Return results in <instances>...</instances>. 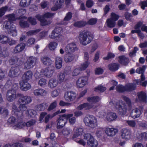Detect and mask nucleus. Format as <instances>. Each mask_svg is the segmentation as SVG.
Returning a JSON list of instances; mask_svg holds the SVG:
<instances>
[{
  "label": "nucleus",
  "instance_id": "f3484780",
  "mask_svg": "<svg viewBox=\"0 0 147 147\" xmlns=\"http://www.w3.org/2000/svg\"><path fill=\"white\" fill-rule=\"evenodd\" d=\"M9 63L10 65L15 64L17 66H19L22 63L21 60L17 58L16 57H13L9 60Z\"/></svg>",
  "mask_w": 147,
  "mask_h": 147
},
{
  "label": "nucleus",
  "instance_id": "a211bd4d",
  "mask_svg": "<svg viewBox=\"0 0 147 147\" xmlns=\"http://www.w3.org/2000/svg\"><path fill=\"white\" fill-rule=\"evenodd\" d=\"M87 79L84 77H81L78 80L77 82V86L80 87H83L87 84Z\"/></svg>",
  "mask_w": 147,
  "mask_h": 147
},
{
  "label": "nucleus",
  "instance_id": "9b49d317",
  "mask_svg": "<svg viewBox=\"0 0 147 147\" xmlns=\"http://www.w3.org/2000/svg\"><path fill=\"white\" fill-rule=\"evenodd\" d=\"M64 0H55L54 1V6L51 8L53 11H56L60 9L63 5Z\"/></svg>",
  "mask_w": 147,
  "mask_h": 147
},
{
  "label": "nucleus",
  "instance_id": "ddd939ff",
  "mask_svg": "<svg viewBox=\"0 0 147 147\" xmlns=\"http://www.w3.org/2000/svg\"><path fill=\"white\" fill-rule=\"evenodd\" d=\"M49 36L51 38L55 39L57 42L61 41L63 38V36L61 34H57L54 30L52 31L51 34Z\"/></svg>",
  "mask_w": 147,
  "mask_h": 147
},
{
  "label": "nucleus",
  "instance_id": "412c9836",
  "mask_svg": "<svg viewBox=\"0 0 147 147\" xmlns=\"http://www.w3.org/2000/svg\"><path fill=\"white\" fill-rule=\"evenodd\" d=\"M141 114V111L138 109H133L131 113V117L135 119L139 117Z\"/></svg>",
  "mask_w": 147,
  "mask_h": 147
},
{
  "label": "nucleus",
  "instance_id": "338daca9",
  "mask_svg": "<svg viewBox=\"0 0 147 147\" xmlns=\"http://www.w3.org/2000/svg\"><path fill=\"white\" fill-rule=\"evenodd\" d=\"M106 89V88L105 87L100 85L98 86L97 87L95 88L94 91L96 92L100 91L101 92H104Z\"/></svg>",
  "mask_w": 147,
  "mask_h": 147
},
{
  "label": "nucleus",
  "instance_id": "c85d7f7f",
  "mask_svg": "<svg viewBox=\"0 0 147 147\" xmlns=\"http://www.w3.org/2000/svg\"><path fill=\"white\" fill-rule=\"evenodd\" d=\"M58 82L55 78L51 79L49 82L48 85L51 88L56 87L58 85Z\"/></svg>",
  "mask_w": 147,
  "mask_h": 147
},
{
  "label": "nucleus",
  "instance_id": "b1692460",
  "mask_svg": "<svg viewBox=\"0 0 147 147\" xmlns=\"http://www.w3.org/2000/svg\"><path fill=\"white\" fill-rule=\"evenodd\" d=\"M76 49V47H74L72 45H68L66 46L65 50L66 53L69 54L75 52Z\"/></svg>",
  "mask_w": 147,
  "mask_h": 147
},
{
  "label": "nucleus",
  "instance_id": "bb28decb",
  "mask_svg": "<svg viewBox=\"0 0 147 147\" xmlns=\"http://www.w3.org/2000/svg\"><path fill=\"white\" fill-rule=\"evenodd\" d=\"M118 61L119 63L124 65H126L129 62L128 59L125 57L124 56H119Z\"/></svg>",
  "mask_w": 147,
  "mask_h": 147
},
{
  "label": "nucleus",
  "instance_id": "4468645a",
  "mask_svg": "<svg viewBox=\"0 0 147 147\" xmlns=\"http://www.w3.org/2000/svg\"><path fill=\"white\" fill-rule=\"evenodd\" d=\"M66 72L65 71L63 73H60L57 76V81L59 83H61L67 80L68 77Z\"/></svg>",
  "mask_w": 147,
  "mask_h": 147
},
{
  "label": "nucleus",
  "instance_id": "1a4fd4ad",
  "mask_svg": "<svg viewBox=\"0 0 147 147\" xmlns=\"http://www.w3.org/2000/svg\"><path fill=\"white\" fill-rule=\"evenodd\" d=\"M55 71V67L53 65L50 66L45 69H42L44 75L48 77H51Z\"/></svg>",
  "mask_w": 147,
  "mask_h": 147
},
{
  "label": "nucleus",
  "instance_id": "c9c22d12",
  "mask_svg": "<svg viewBox=\"0 0 147 147\" xmlns=\"http://www.w3.org/2000/svg\"><path fill=\"white\" fill-rule=\"evenodd\" d=\"M122 98L126 102L128 105V109L129 110H131L132 108L131 105V102L130 99L128 97L123 96H122Z\"/></svg>",
  "mask_w": 147,
  "mask_h": 147
},
{
  "label": "nucleus",
  "instance_id": "c756f323",
  "mask_svg": "<svg viewBox=\"0 0 147 147\" xmlns=\"http://www.w3.org/2000/svg\"><path fill=\"white\" fill-rule=\"evenodd\" d=\"M136 85L134 83H129L126 85L125 86V91H131L136 88Z\"/></svg>",
  "mask_w": 147,
  "mask_h": 147
},
{
  "label": "nucleus",
  "instance_id": "0e129e2a",
  "mask_svg": "<svg viewBox=\"0 0 147 147\" xmlns=\"http://www.w3.org/2000/svg\"><path fill=\"white\" fill-rule=\"evenodd\" d=\"M34 65L27 61L24 64V68L25 69H29L32 67Z\"/></svg>",
  "mask_w": 147,
  "mask_h": 147
},
{
  "label": "nucleus",
  "instance_id": "ea45409f",
  "mask_svg": "<svg viewBox=\"0 0 147 147\" xmlns=\"http://www.w3.org/2000/svg\"><path fill=\"white\" fill-rule=\"evenodd\" d=\"M31 1V0H21L20 5L21 7H25L30 5Z\"/></svg>",
  "mask_w": 147,
  "mask_h": 147
},
{
  "label": "nucleus",
  "instance_id": "0eeeda50",
  "mask_svg": "<svg viewBox=\"0 0 147 147\" xmlns=\"http://www.w3.org/2000/svg\"><path fill=\"white\" fill-rule=\"evenodd\" d=\"M84 139L87 140V144L90 146L96 147L98 145L97 141L94 140L92 136L90 133H87L84 135Z\"/></svg>",
  "mask_w": 147,
  "mask_h": 147
},
{
  "label": "nucleus",
  "instance_id": "2eb2a0df",
  "mask_svg": "<svg viewBox=\"0 0 147 147\" xmlns=\"http://www.w3.org/2000/svg\"><path fill=\"white\" fill-rule=\"evenodd\" d=\"M19 69L17 66L12 67L9 72V75L11 77H16L19 75Z\"/></svg>",
  "mask_w": 147,
  "mask_h": 147
},
{
  "label": "nucleus",
  "instance_id": "393cba45",
  "mask_svg": "<svg viewBox=\"0 0 147 147\" xmlns=\"http://www.w3.org/2000/svg\"><path fill=\"white\" fill-rule=\"evenodd\" d=\"M137 96L140 101L144 102H146L147 96L145 92L142 91L138 92Z\"/></svg>",
  "mask_w": 147,
  "mask_h": 147
},
{
  "label": "nucleus",
  "instance_id": "5701e85b",
  "mask_svg": "<svg viewBox=\"0 0 147 147\" xmlns=\"http://www.w3.org/2000/svg\"><path fill=\"white\" fill-rule=\"evenodd\" d=\"M117 117V116L115 113L109 112L107 114L106 118L108 121H111L115 120Z\"/></svg>",
  "mask_w": 147,
  "mask_h": 147
},
{
  "label": "nucleus",
  "instance_id": "052dcab7",
  "mask_svg": "<svg viewBox=\"0 0 147 147\" xmlns=\"http://www.w3.org/2000/svg\"><path fill=\"white\" fill-rule=\"evenodd\" d=\"M56 106L57 102L55 101L50 104L47 109V110L48 111H51L53 109H55L56 107Z\"/></svg>",
  "mask_w": 147,
  "mask_h": 147
},
{
  "label": "nucleus",
  "instance_id": "79ce46f5",
  "mask_svg": "<svg viewBox=\"0 0 147 147\" xmlns=\"http://www.w3.org/2000/svg\"><path fill=\"white\" fill-rule=\"evenodd\" d=\"M107 26L108 27L110 28L114 27L116 25L115 21L111 19H108L107 21Z\"/></svg>",
  "mask_w": 147,
  "mask_h": 147
},
{
  "label": "nucleus",
  "instance_id": "4be33fe9",
  "mask_svg": "<svg viewBox=\"0 0 147 147\" xmlns=\"http://www.w3.org/2000/svg\"><path fill=\"white\" fill-rule=\"evenodd\" d=\"M28 81L22 80V82L20 83L21 88L24 91H26L31 88L30 85L28 82Z\"/></svg>",
  "mask_w": 147,
  "mask_h": 147
},
{
  "label": "nucleus",
  "instance_id": "cd10ccee",
  "mask_svg": "<svg viewBox=\"0 0 147 147\" xmlns=\"http://www.w3.org/2000/svg\"><path fill=\"white\" fill-rule=\"evenodd\" d=\"M42 63L45 65L51 66L52 61L50 58L47 56H45L41 59Z\"/></svg>",
  "mask_w": 147,
  "mask_h": 147
},
{
  "label": "nucleus",
  "instance_id": "39448f33",
  "mask_svg": "<svg viewBox=\"0 0 147 147\" xmlns=\"http://www.w3.org/2000/svg\"><path fill=\"white\" fill-rule=\"evenodd\" d=\"M73 115L72 114H64L60 117L57 120V127L58 129L62 128L65 125L67 120L72 117Z\"/></svg>",
  "mask_w": 147,
  "mask_h": 147
},
{
  "label": "nucleus",
  "instance_id": "9d476101",
  "mask_svg": "<svg viewBox=\"0 0 147 147\" xmlns=\"http://www.w3.org/2000/svg\"><path fill=\"white\" fill-rule=\"evenodd\" d=\"M121 134L122 138L129 140L130 138L131 135V130L127 129H123L121 131Z\"/></svg>",
  "mask_w": 147,
  "mask_h": 147
},
{
  "label": "nucleus",
  "instance_id": "8fccbe9b",
  "mask_svg": "<svg viewBox=\"0 0 147 147\" xmlns=\"http://www.w3.org/2000/svg\"><path fill=\"white\" fill-rule=\"evenodd\" d=\"M85 25V22L82 21H78L74 23V26L78 28L82 27L84 26Z\"/></svg>",
  "mask_w": 147,
  "mask_h": 147
},
{
  "label": "nucleus",
  "instance_id": "6e6d98bb",
  "mask_svg": "<svg viewBox=\"0 0 147 147\" xmlns=\"http://www.w3.org/2000/svg\"><path fill=\"white\" fill-rule=\"evenodd\" d=\"M40 24L42 26H45L50 24V23L49 21H47L44 17L40 21Z\"/></svg>",
  "mask_w": 147,
  "mask_h": 147
},
{
  "label": "nucleus",
  "instance_id": "09e8293b",
  "mask_svg": "<svg viewBox=\"0 0 147 147\" xmlns=\"http://www.w3.org/2000/svg\"><path fill=\"white\" fill-rule=\"evenodd\" d=\"M116 90L119 92H123L125 91V86L124 87L121 85H117L116 88Z\"/></svg>",
  "mask_w": 147,
  "mask_h": 147
},
{
  "label": "nucleus",
  "instance_id": "bf43d9fd",
  "mask_svg": "<svg viewBox=\"0 0 147 147\" xmlns=\"http://www.w3.org/2000/svg\"><path fill=\"white\" fill-rule=\"evenodd\" d=\"M44 75L43 71L42 69L40 71H36L34 75V76L36 78H38L42 77Z\"/></svg>",
  "mask_w": 147,
  "mask_h": 147
},
{
  "label": "nucleus",
  "instance_id": "69168bd1",
  "mask_svg": "<svg viewBox=\"0 0 147 147\" xmlns=\"http://www.w3.org/2000/svg\"><path fill=\"white\" fill-rule=\"evenodd\" d=\"M73 56H65L64 59L66 62H69L72 61L74 59Z\"/></svg>",
  "mask_w": 147,
  "mask_h": 147
},
{
  "label": "nucleus",
  "instance_id": "f257e3e1",
  "mask_svg": "<svg viewBox=\"0 0 147 147\" xmlns=\"http://www.w3.org/2000/svg\"><path fill=\"white\" fill-rule=\"evenodd\" d=\"M6 17L8 20L5 23V28L8 34L13 36H16L17 35V31L16 26L13 24V22L16 20L15 15L13 13L7 15Z\"/></svg>",
  "mask_w": 147,
  "mask_h": 147
},
{
  "label": "nucleus",
  "instance_id": "c03bdc74",
  "mask_svg": "<svg viewBox=\"0 0 147 147\" xmlns=\"http://www.w3.org/2000/svg\"><path fill=\"white\" fill-rule=\"evenodd\" d=\"M137 33L138 34V36L142 39H143L144 38V35L141 32V31L140 29H138L137 30H133L131 31V33L134 34Z\"/></svg>",
  "mask_w": 147,
  "mask_h": 147
},
{
  "label": "nucleus",
  "instance_id": "423d86ee",
  "mask_svg": "<svg viewBox=\"0 0 147 147\" xmlns=\"http://www.w3.org/2000/svg\"><path fill=\"white\" fill-rule=\"evenodd\" d=\"M115 107L118 113L121 115H125L127 112V106L125 103L117 102L115 104Z\"/></svg>",
  "mask_w": 147,
  "mask_h": 147
},
{
  "label": "nucleus",
  "instance_id": "13d9d810",
  "mask_svg": "<svg viewBox=\"0 0 147 147\" xmlns=\"http://www.w3.org/2000/svg\"><path fill=\"white\" fill-rule=\"evenodd\" d=\"M20 105L19 106V108L20 111L22 112H24L26 110L27 111V107L26 106V104H22L21 103L20 104Z\"/></svg>",
  "mask_w": 147,
  "mask_h": 147
},
{
  "label": "nucleus",
  "instance_id": "f704fd0d",
  "mask_svg": "<svg viewBox=\"0 0 147 147\" xmlns=\"http://www.w3.org/2000/svg\"><path fill=\"white\" fill-rule=\"evenodd\" d=\"M83 133V130L81 128H79L76 129V132L73 135L72 138H75L80 135H81Z\"/></svg>",
  "mask_w": 147,
  "mask_h": 147
},
{
  "label": "nucleus",
  "instance_id": "473e14b6",
  "mask_svg": "<svg viewBox=\"0 0 147 147\" xmlns=\"http://www.w3.org/2000/svg\"><path fill=\"white\" fill-rule=\"evenodd\" d=\"M87 100L89 102L95 103L100 101V98L98 96L90 97L87 98Z\"/></svg>",
  "mask_w": 147,
  "mask_h": 147
},
{
  "label": "nucleus",
  "instance_id": "a19ab883",
  "mask_svg": "<svg viewBox=\"0 0 147 147\" xmlns=\"http://www.w3.org/2000/svg\"><path fill=\"white\" fill-rule=\"evenodd\" d=\"M26 123L25 122H19L17 124L14 125L13 127L14 129H20L24 127Z\"/></svg>",
  "mask_w": 147,
  "mask_h": 147
},
{
  "label": "nucleus",
  "instance_id": "e433bc0d",
  "mask_svg": "<svg viewBox=\"0 0 147 147\" xmlns=\"http://www.w3.org/2000/svg\"><path fill=\"white\" fill-rule=\"evenodd\" d=\"M62 134L65 136H67L72 132V130L71 128L67 127L64 128L62 131Z\"/></svg>",
  "mask_w": 147,
  "mask_h": 147
},
{
  "label": "nucleus",
  "instance_id": "dca6fc26",
  "mask_svg": "<svg viewBox=\"0 0 147 147\" xmlns=\"http://www.w3.org/2000/svg\"><path fill=\"white\" fill-rule=\"evenodd\" d=\"M105 131L108 136L111 137L114 136L116 133L118 132V130L117 129L113 128H107L105 129Z\"/></svg>",
  "mask_w": 147,
  "mask_h": 147
},
{
  "label": "nucleus",
  "instance_id": "37998d69",
  "mask_svg": "<svg viewBox=\"0 0 147 147\" xmlns=\"http://www.w3.org/2000/svg\"><path fill=\"white\" fill-rule=\"evenodd\" d=\"M19 24L21 27L23 28H28L30 26V24L28 22L26 21H20L19 22Z\"/></svg>",
  "mask_w": 147,
  "mask_h": 147
},
{
  "label": "nucleus",
  "instance_id": "7ed1b4c3",
  "mask_svg": "<svg viewBox=\"0 0 147 147\" xmlns=\"http://www.w3.org/2000/svg\"><path fill=\"white\" fill-rule=\"evenodd\" d=\"M84 121L86 125L90 128H93L97 126V119L93 115H87L84 118Z\"/></svg>",
  "mask_w": 147,
  "mask_h": 147
},
{
  "label": "nucleus",
  "instance_id": "a878e982",
  "mask_svg": "<svg viewBox=\"0 0 147 147\" xmlns=\"http://www.w3.org/2000/svg\"><path fill=\"white\" fill-rule=\"evenodd\" d=\"M34 94L36 96H43L47 94V92L42 89H38L34 91Z\"/></svg>",
  "mask_w": 147,
  "mask_h": 147
},
{
  "label": "nucleus",
  "instance_id": "4c0bfd02",
  "mask_svg": "<svg viewBox=\"0 0 147 147\" xmlns=\"http://www.w3.org/2000/svg\"><path fill=\"white\" fill-rule=\"evenodd\" d=\"M9 40V38L3 34L0 35V42L2 44H7Z\"/></svg>",
  "mask_w": 147,
  "mask_h": 147
},
{
  "label": "nucleus",
  "instance_id": "58836bf2",
  "mask_svg": "<svg viewBox=\"0 0 147 147\" xmlns=\"http://www.w3.org/2000/svg\"><path fill=\"white\" fill-rule=\"evenodd\" d=\"M36 112L32 109H28L26 112V115L31 117H33L36 115Z\"/></svg>",
  "mask_w": 147,
  "mask_h": 147
},
{
  "label": "nucleus",
  "instance_id": "7c9ffc66",
  "mask_svg": "<svg viewBox=\"0 0 147 147\" xmlns=\"http://www.w3.org/2000/svg\"><path fill=\"white\" fill-rule=\"evenodd\" d=\"M47 103L43 102L36 105V109L38 111H43L47 108Z\"/></svg>",
  "mask_w": 147,
  "mask_h": 147
},
{
  "label": "nucleus",
  "instance_id": "5fc2aeb1",
  "mask_svg": "<svg viewBox=\"0 0 147 147\" xmlns=\"http://www.w3.org/2000/svg\"><path fill=\"white\" fill-rule=\"evenodd\" d=\"M72 17V13L71 12L67 13L63 19L64 21H68L70 20Z\"/></svg>",
  "mask_w": 147,
  "mask_h": 147
},
{
  "label": "nucleus",
  "instance_id": "f03ea898",
  "mask_svg": "<svg viewBox=\"0 0 147 147\" xmlns=\"http://www.w3.org/2000/svg\"><path fill=\"white\" fill-rule=\"evenodd\" d=\"M93 36L87 31H83L80 32L78 38L80 42L82 45L85 46L90 43L93 39Z\"/></svg>",
  "mask_w": 147,
  "mask_h": 147
},
{
  "label": "nucleus",
  "instance_id": "aec40b11",
  "mask_svg": "<svg viewBox=\"0 0 147 147\" xmlns=\"http://www.w3.org/2000/svg\"><path fill=\"white\" fill-rule=\"evenodd\" d=\"M32 73L30 71H26L23 75L22 79L24 81H28L32 78Z\"/></svg>",
  "mask_w": 147,
  "mask_h": 147
},
{
  "label": "nucleus",
  "instance_id": "a18cd8bd",
  "mask_svg": "<svg viewBox=\"0 0 147 147\" xmlns=\"http://www.w3.org/2000/svg\"><path fill=\"white\" fill-rule=\"evenodd\" d=\"M137 137L140 141H142L143 139H147V131L141 133Z\"/></svg>",
  "mask_w": 147,
  "mask_h": 147
},
{
  "label": "nucleus",
  "instance_id": "3c124183",
  "mask_svg": "<svg viewBox=\"0 0 147 147\" xmlns=\"http://www.w3.org/2000/svg\"><path fill=\"white\" fill-rule=\"evenodd\" d=\"M40 30V29H38L34 30H30L27 32L26 34L28 36H32L34 35H35L36 33L39 32Z\"/></svg>",
  "mask_w": 147,
  "mask_h": 147
},
{
  "label": "nucleus",
  "instance_id": "2f4dec72",
  "mask_svg": "<svg viewBox=\"0 0 147 147\" xmlns=\"http://www.w3.org/2000/svg\"><path fill=\"white\" fill-rule=\"evenodd\" d=\"M119 66V65L118 64L112 63L109 65L108 68L110 71H114L118 69Z\"/></svg>",
  "mask_w": 147,
  "mask_h": 147
},
{
  "label": "nucleus",
  "instance_id": "49530a36",
  "mask_svg": "<svg viewBox=\"0 0 147 147\" xmlns=\"http://www.w3.org/2000/svg\"><path fill=\"white\" fill-rule=\"evenodd\" d=\"M89 64L90 63L87 61L82 63L80 67V70L82 71L85 70L88 67Z\"/></svg>",
  "mask_w": 147,
  "mask_h": 147
},
{
  "label": "nucleus",
  "instance_id": "680f3d73",
  "mask_svg": "<svg viewBox=\"0 0 147 147\" xmlns=\"http://www.w3.org/2000/svg\"><path fill=\"white\" fill-rule=\"evenodd\" d=\"M7 9L8 7L7 6L2 7L0 9V16L2 17L5 14Z\"/></svg>",
  "mask_w": 147,
  "mask_h": 147
},
{
  "label": "nucleus",
  "instance_id": "6ab92c4d",
  "mask_svg": "<svg viewBox=\"0 0 147 147\" xmlns=\"http://www.w3.org/2000/svg\"><path fill=\"white\" fill-rule=\"evenodd\" d=\"M25 46L24 43H20L18 45L14 48L13 52L17 53L22 51L24 49Z\"/></svg>",
  "mask_w": 147,
  "mask_h": 147
},
{
  "label": "nucleus",
  "instance_id": "603ef678",
  "mask_svg": "<svg viewBox=\"0 0 147 147\" xmlns=\"http://www.w3.org/2000/svg\"><path fill=\"white\" fill-rule=\"evenodd\" d=\"M57 45V43L55 42H50L49 45V48L51 50H54L56 48Z\"/></svg>",
  "mask_w": 147,
  "mask_h": 147
},
{
  "label": "nucleus",
  "instance_id": "6e6552de",
  "mask_svg": "<svg viewBox=\"0 0 147 147\" xmlns=\"http://www.w3.org/2000/svg\"><path fill=\"white\" fill-rule=\"evenodd\" d=\"M17 97L19 98L18 102V104L23 103L28 104L31 102L32 100L31 97L27 96H24L23 94L18 93L17 94Z\"/></svg>",
  "mask_w": 147,
  "mask_h": 147
},
{
  "label": "nucleus",
  "instance_id": "774afa93",
  "mask_svg": "<svg viewBox=\"0 0 147 147\" xmlns=\"http://www.w3.org/2000/svg\"><path fill=\"white\" fill-rule=\"evenodd\" d=\"M97 22V19L94 18H91L89 20L87 23L88 24L91 25H93L95 24Z\"/></svg>",
  "mask_w": 147,
  "mask_h": 147
},
{
  "label": "nucleus",
  "instance_id": "864d4df0",
  "mask_svg": "<svg viewBox=\"0 0 147 147\" xmlns=\"http://www.w3.org/2000/svg\"><path fill=\"white\" fill-rule=\"evenodd\" d=\"M27 21L30 24L32 25H35L37 24L36 19L31 17H29Z\"/></svg>",
  "mask_w": 147,
  "mask_h": 147
},
{
  "label": "nucleus",
  "instance_id": "e2e57ef3",
  "mask_svg": "<svg viewBox=\"0 0 147 147\" xmlns=\"http://www.w3.org/2000/svg\"><path fill=\"white\" fill-rule=\"evenodd\" d=\"M140 5L142 9L144 10L145 7H147V0L146 1H141L140 2Z\"/></svg>",
  "mask_w": 147,
  "mask_h": 147
},
{
  "label": "nucleus",
  "instance_id": "20e7f679",
  "mask_svg": "<svg viewBox=\"0 0 147 147\" xmlns=\"http://www.w3.org/2000/svg\"><path fill=\"white\" fill-rule=\"evenodd\" d=\"M18 88V85L16 84H14L12 88L8 90L6 93L7 100L9 102L13 101L17 97L16 94V90Z\"/></svg>",
  "mask_w": 147,
  "mask_h": 147
},
{
  "label": "nucleus",
  "instance_id": "f8f14e48",
  "mask_svg": "<svg viewBox=\"0 0 147 147\" xmlns=\"http://www.w3.org/2000/svg\"><path fill=\"white\" fill-rule=\"evenodd\" d=\"M76 94L73 91H68L66 92L64 95L65 100L68 101L73 100L75 98Z\"/></svg>",
  "mask_w": 147,
  "mask_h": 147
},
{
  "label": "nucleus",
  "instance_id": "de8ad7c7",
  "mask_svg": "<svg viewBox=\"0 0 147 147\" xmlns=\"http://www.w3.org/2000/svg\"><path fill=\"white\" fill-rule=\"evenodd\" d=\"M146 68V66L144 65L142 67L138 68L136 70V72L137 73L141 74H144Z\"/></svg>",
  "mask_w": 147,
  "mask_h": 147
},
{
  "label": "nucleus",
  "instance_id": "4d7b16f0",
  "mask_svg": "<svg viewBox=\"0 0 147 147\" xmlns=\"http://www.w3.org/2000/svg\"><path fill=\"white\" fill-rule=\"evenodd\" d=\"M111 18L110 19L115 22L118 20L119 17V16L118 15H117L114 12L111 13Z\"/></svg>",
  "mask_w": 147,
  "mask_h": 147
},
{
  "label": "nucleus",
  "instance_id": "72a5a7b5",
  "mask_svg": "<svg viewBox=\"0 0 147 147\" xmlns=\"http://www.w3.org/2000/svg\"><path fill=\"white\" fill-rule=\"evenodd\" d=\"M62 62V61L61 58L59 57H56L55 61V67L57 69H59L61 67Z\"/></svg>",
  "mask_w": 147,
  "mask_h": 147
}]
</instances>
